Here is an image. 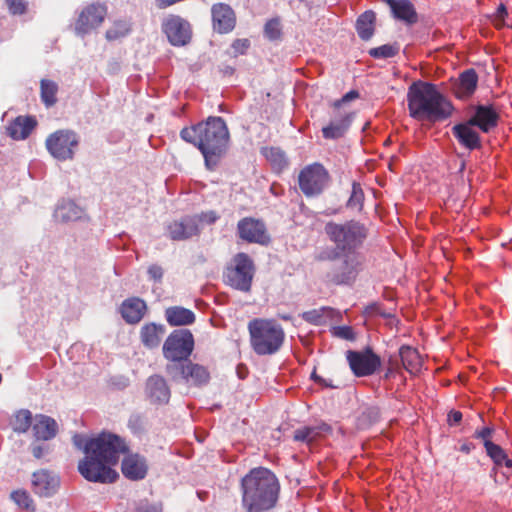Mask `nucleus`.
I'll list each match as a JSON object with an SVG mask.
<instances>
[{
	"label": "nucleus",
	"instance_id": "nucleus-1",
	"mask_svg": "<svg viewBox=\"0 0 512 512\" xmlns=\"http://www.w3.org/2000/svg\"><path fill=\"white\" fill-rule=\"evenodd\" d=\"M127 449L122 438L103 432L88 445L87 454L78 464V471L89 482L113 483L118 473L112 466L117 464L120 454Z\"/></svg>",
	"mask_w": 512,
	"mask_h": 512
},
{
	"label": "nucleus",
	"instance_id": "nucleus-2",
	"mask_svg": "<svg viewBox=\"0 0 512 512\" xmlns=\"http://www.w3.org/2000/svg\"><path fill=\"white\" fill-rule=\"evenodd\" d=\"M180 137L200 150L209 170L218 165L230 141L227 124L220 116H209L196 125L184 127L180 131Z\"/></svg>",
	"mask_w": 512,
	"mask_h": 512
},
{
	"label": "nucleus",
	"instance_id": "nucleus-3",
	"mask_svg": "<svg viewBox=\"0 0 512 512\" xmlns=\"http://www.w3.org/2000/svg\"><path fill=\"white\" fill-rule=\"evenodd\" d=\"M242 506L246 512H264L275 507L280 485L276 475L267 468L250 470L241 480Z\"/></svg>",
	"mask_w": 512,
	"mask_h": 512
},
{
	"label": "nucleus",
	"instance_id": "nucleus-4",
	"mask_svg": "<svg viewBox=\"0 0 512 512\" xmlns=\"http://www.w3.org/2000/svg\"><path fill=\"white\" fill-rule=\"evenodd\" d=\"M410 116L419 121H438L452 113L451 103L427 82H414L407 94Z\"/></svg>",
	"mask_w": 512,
	"mask_h": 512
},
{
	"label": "nucleus",
	"instance_id": "nucleus-5",
	"mask_svg": "<svg viewBox=\"0 0 512 512\" xmlns=\"http://www.w3.org/2000/svg\"><path fill=\"white\" fill-rule=\"evenodd\" d=\"M250 345L259 356L277 353L283 345L285 333L277 322H249Z\"/></svg>",
	"mask_w": 512,
	"mask_h": 512
},
{
	"label": "nucleus",
	"instance_id": "nucleus-6",
	"mask_svg": "<svg viewBox=\"0 0 512 512\" xmlns=\"http://www.w3.org/2000/svg\"><path fill=\"white\" fill-rule=\"evenodd\" d=\"M253 259L244 252L233 256L223 271V282L234 290L249 293L255 276Z\"/></svg>",
	"mask_w": 512,
	"mask_h": 512
},
{
	"label": "nucleus",
	"instance_id": "nucleus-7",
	"mask_svg": "<svg viewBox=\"0 0 512 512\" xmlns=\"http://www.w3.org/2000/svg\"><path fill=\"white\" fill-rule=\"evenodd\" d=\"M352 90L341 99L334 101L330 106L329 123L322 127V136L325 139H339L345 136L352 123Z\"/></svg>",
	"mask_w": 512,
	"mask_h": 512
},
{
	"label": "nucleus",
	"instance_id": "nucleus-8",
	"mask_svg": "<svg viewBox=\"0 0 512 512\" xmlns=\"http://www.w3.org/2000/svg\"><path fill=\"white\" fill-rule=\"evenodd\" d=\"M329 180L328 171L320 163L305 166L298 175L299 188L306 197L321 194Z\"/></svg>",
	"mask_w": 512,
	"mask_h": 512
},
{
	"label": "nucleus",
	"instance_id": "nucleus-9",
	"mask_svg": "<svg viewBox=\"0 0 512 512\" xmlns=\"http://www.w3.org/2000/svg\"><path fill=\"white\" fill-rule=\"evenodd\" d=\"M79 143L78 136L70 130H58L46 139V148L56 159L65 161L72 159Z\"/></svg>",
	"mask_w": 512,
	"mask_h": 512
},
{
	"label": "nucleus",
	"instance_id": "nucleus-10",
	"mask_svg": "<svg viewBox=\"0 0 512 512\" xmlns=\"http://www.w3.org/2000/svg\"><path fill=\"white\" fill-rule=\"evenodd\" d=\"M194 346L193 336L189 331H175L165 341L163 354L171 361L188 358Z\"/></svg>",
	"mask_w": 512,
	"mask_h": 512
},
{
	"label": "nucleus",
	"instance_id": "nucleus-11",
	"mask_svg": "<svg viewBox=\"0 0 512 512\" xmlns=\"http://www.w3.org/2000/svg\"><path fill=\"white\" fill-rule=\"evenodd\" d=\"M237 234L247 243L268 245L271 242L265 223L253 217H244L238 221Z\"/></svg>",
	"mask_w": 512,
	"mask_h": 512
},
{
	"label": "nucleus",
	"instance_id": "nucleus-12",
	"mask_svg": "<svg viewBox=\"0 0 512 512\" xmlns=\"http://www.w3.org/2000/svg\"><path fill=\"white\" fill-rule=\"evenodd\" d=\"M107 14L104 5L90 4L86 6L75 23V31L79 35H85L100 26Z\"/></svg>",
	"mask_w": 512,
	"mask_h": 512
},
{
	"label": "nucleus",
	"instance_id": "nucleus-13",
	"mask_svg": "<svg viewBox=\"0 0 512 512\" xmlns=\"http://www.w3.org/2000/svg\"><path fill=\"white\" fill-rule=\"evenodd\" d=\"M326 232L330 235L331 239L335 242V256L337 258H344L347 262L352 252V230L350 226H342L337 224H328Z\"/></svg>",
	"mask_w": 512,
	"mask_h": 512
},
{
	"label": "nucleus",
	"instance_id": "nucleus-14",
	"mask_svg": "<svg viewBox=\"0 0 512 512\" xmlns=\"http://www.w3.org/2000/svg\"><path fill=\"white\" fill-rule=\"evenodd\" d=\"M162 27L172 45H185L190 40L189 24L179 16L168 17Z\"/></svg>",
	"mask_w": 512,
	"mask_h": 512
},
{
	"label": "nucleus",
	"instance_id": "nucleus-15",
	"mask_svg": "<svg viewBox=\"0 0 512 512\" xmlns=\"http://www.w3.org/2000/svg\"><path fill=\"white\" fill-rule=\"evenodd\" d=\"M381 366V358L371 347L362 351H354V376L364 377L373 375Z\"/></svg>",
	"mask_w": 512,
	"mask_h": 512
},
{
	"label": "nucleus",
	"instance_id": "nucleus-16",
	"mask_svg": "<svg viewBox=\"0 0 512 512\" xmlns=\"http://www.w3.org/2000/svg\"><path fill=\"white\" fill-rule=\"evenodd\" d=\"M166 229L169 238L174 241L187 240L200 233L198 218L193 216H185L179 220H174L167 225Z\"/></svg>",
	"mask_w": 512,
	"mask_h": 512
},
{
	"label": "nucleus",
	"instance_id": "nucleus-17",
	"mask_svg": "<svg viewBox=\"0 0 512 512\" xmlns=\"http://www.w3.org/2000/svg\"><path fill=\"white\" fill-rule=\"evenodd\" d=\"M173 371L179 372L182 379L196 386L204 385L210 379V374L206 368L192 362L167 365V372L172 374Z\"/></svg>",
	"mask_w": 512,
	"mask_h": 512
},
{
	"label": "nucleus",
	"instance_id": "nucleus-18",
	"mask_svg": "<svg viewBox=\"0 0 512 512\" xmlns=\"http://www.w3.org/2000/svg\"><path fill=\"white\" fill-rule=\"evenodd\" d=\"M213 28L218 33L232 31L236 24V17L233 9L225 3H217L212 6Z\"/></svg>",
	"mask_w": 512,
	"mask_h": 512
},
{
	"label": "nucleus",
	"instance_id": "nucleus-19",
	"mask_svg": "<svg viewBox=\"0 0 512 512\" xmlns=\"http://www.w3.org/2000/svg\"><path fill=\"white\" fill-rule=\"evenodd\" d=\"M145 391L151 403L163 405L170 400V388L160 375H152L147 379Z\"/></svg>",
	"mask_w": 512,
	"mask_h": 512
},
{
	"label": "nucleus",
	"instance_id": "nucleus-20",
	"mask_svg": "<svg viewBox=\"0 0 512 512\" xmlns=\"http://www.w3.org/2000/svg\"><path fill=\"white\" fill-rule=\"evenodd\" d=\"M121 471L129 480H142L147 475L148 464L144 456L139 454H129L122 460Z\"/></svg>",
	"mask_w": 512,
	"mask_h": 512
},
{
	"label": "nucleus",
	"instance_id": "nucleus-21",
	"mask_svg": "<svg viewBox=\"0 0 512 512\" xmlns=\"http://www.w3.org/2000/svg\"><path fill=\"white\" fill-rule=\"evenodd\" d=\"M59 486V478L49 470L40 469L32 474V488L39 496L54 494Z\"/></svg>",
	"mask_w": 512,
	"mask_h": 512
},
{
	"label": "nucleus",
	"instance_id": "nucleus-22",
	"mask_svg": "<svg viewBox=\"0 0 512 512\" xmlns=\"http://www.w3.org/2000/svg\"><path fill=\"white\" fill-rule=\"evenodd\" d=\"M453 135L459 143L469 150L477 149L481 146L480 138L471 121L457 124L452 128Z\"/></svg>",
	"mask_w": 512,
	"mask_h": 512
},
{
	"label": "nucleus",
	"instance_id": "nucleus-23",
	"mask_svg": "<svg viewBox=\"0 0 512 512\" xmlns=\"http://www.w3.org/2000/svg\"><path fill=\"white\" fill-rule=\"evenodd\" d=\"M37 125L31 116H18L8 126L7 134L14 140L26 139Z\"/></svg>",
	"mask_w": 512,
	"mask_h": 512
},
{
	"label": "nucleus",
	"instance_id": "nucleus-24",
	"mask_svg": "<svg viewBox=\"0 0 512 512\" xmlns=\"http://www.w3.org/2000/svg\"><path fill=\"white\" fill-rule=\"evenodd\" d=\"M474 126L487 133L497 125L498 115L495 110L487 106H479L475 115L470 119Z\"/></svg>",
	"mask_w": 512,
	"mask_h": 512
},
{
	"label": "nucleus",
	"instance_id": "nucleus-25",
	"mask_svg": "<svg viewBox=\"0 0 512 512\" xmlns=\"http://www.w3.org/2000/svg\"><path fill=\"white\" fill-rule=\"evenodd\" d=\"M146 311L145 301L138 297H130L120 306V313L124 320H142Z\"/></svg>",
	"mask_w": 512,
	"mask_h": 512
},
{
	"label": "nucleus",
	"instance_id": "nucleus-26",
	"mask_svg": "<svg viewBox=\"0 0 512 512\" xmlns=\"http://www.w3.org/2000/svg\"><path fill=\"white\" fill-rule=\"evenodd\" d=\"M57 428L56 421L45 415H37L35 424L32 427L35 438L44 441L54 438Z\"/></svg>",
	"mask_w": 512,
	"mask_h": 512
},
{
	"label": "nucleus",
	"instance_id": "nucleus-27",
	"mask_svg": "<svg viewBox=\"0 0 512 512\" xmlns=\"http://www.w3.org/2000/svg\"><path fill=\"white\" fill-rule=\"evenodd\" d=\"M399 358L403 368L411 374H417L422 367V357L418 350L411 346H402L399 350Z\"/></svg>",
	"mask_w": 512,
	"mask_h": 512
},
{
	"label": "nucleus",
	"instance_id": "nucleus-28",
	"mask_svg": "<svg viewBox=\"0 0 512 512\" xmlns=\"http://www.w3.org/2000/svg\"><path fill=\"white\" fill-rule=\"evenodd\" d=\"M391 8L395 18L407 23L417 21V14L413 4L409 0H384Z\"/></svg>",
	"mask_w": 512,
	"mask_h": 512
},
{
	"label": "nucleus",
	"instance_id": "nucleus-29",
	"mask_svg": "<svg viewBox=\"0 0 512 512\" xmlns=\"http://www.w3.org/2000/svg\"><path fill=\"white\" fill-rule=\"evenodd\" d=\"M164 334L165 328L163 325L150 322L142 327L141 339L146 347L154 348L159 346Z\"/></svg>",
	"mask_w": 512,
	"mask_h": 512
},
{
	"label": "nucleus",
	"instance_id": "nucleus-30",
	"mask_svg": "<svg viewBox=\"0 0 512 512\" xmlns=\"http://www.w3.org/2000/svg\"><path fill=\"white\" fill-rule=\"evenodd\" d=\"M478 77L473 69L464 71L458 80L456 86V96L459 98H466L473 94L477 87Z\"/></svg>",
	"mask_w": 512,
	"mask_h": 512
},
{
	"label": "nucleus",
	"instance_id": "nucleus-31",
	"mask_svg": "<svg viewBox=\"0 0 512 512\" xmlns=\"http://www.w3.org/2000/svg\"><path fill=\"white\" fill-rule=\"evenodd\" d=\"M262 155L269 161L272 169L280 173L288 166V159L280 148L264 147L261 149Z\"/></svg>",
	"mask_w": 512,
	"mask_h": 512
},
{
	"label": "nucleus",
	"instance_id": "nucleus-32",
	"mask_svg": "<svg viewBox=\"0 0 512 512\" xmlns=\"http://www.w3.org/2000/svg\"><path fill=\"white\" fill-rule=\"evenodd\" d=\"M81 214V209L74 202L65 201L57 206L54 217L57 221L68 222L79 219Z\"/></svg>",
	"mask_w": 512,
	"mask_h": 512
},
{
	"label": "nucleus",
	"instance_id": "nucleus-33",
	"mask_svg": "<svg viewBox=\"0 0 512 512\" xmlns=\"http://www.w3.org/2000/svg\"><path fill=\"white\" fill-rule=\"evenodd\" d=\"M375 14L372 11H366L359 16L356 23L358 35L363 40H369L374 34Z\"/></svg>",
	"mask_w": 512,
	"mask_h": 512
},
{
	"label": "nucleus",
	"instance_id": "nucleus-34",
	"mask_svg": "<svg viewBox=\"0 0 512 512\" xmlns=\"http://www.w3.org/2000/svg\"><path fill=\"white\" fill-rule=\"evenodd\" d=\"M57 92L58 85L56 82L49 79H42L40 81V96L46 107H51L56 104Z\"/></svg>",
	"mask_w": 512,
	"mask_h": 512
},
{
	"label": "nucleus",
	"instance_id": "nucleus-35",
	"mask_svg": "<svg viewBox=\"0 0 512 512\" xmlns=\"http://www.w3.org/2000/svg\"><path fill=\"white\" fill-rule=\"evenodd\" d=\"M328 430L327 425L321 426H305L301 427L294 432V440L298 442L311 443L320 436L321 431Z\"/></svg>",
	"mask_w": 512,
	"mask_h": 512
},
{
	"label": "nucleus",
	"instance_id": "nucleus-36",
	"mask_svg": "<svg viewBox=\"0 0 512 512\" xmlns=\"http://www.w3.org/2000/svg\"><path fill=\"white\" fill-rule=\"evenodd\" d=\"M304 320H335L341 319L342 315L339 311H336L330 307H321L319 309H313L311 311L304 312L302 315Z\"/></svg>",
	"mask_w": 512,
	"mask_h": 512
},
{
	"label": "nucleus",
	"instance_id": "nucleus-37",
	"mask_svg": "<svg viewBox=\"0 0 512 512\" xmlns=\"http://www.w3.org/2000/svg\"><path fill=\"white\" fill-rule=\"evenodd\" d=\"M11 424L15 432H27L32 424V413L27 409L17 411L13 416Z\"/></svg>",
	"mask_w": 512,
	"mask_h": 512
},
{
	"label": "nucleus",
	"instance_id": "nucleus-38",
	"mask_svg": "<svg viewBox=\"0 0 512 512\" xmlns=\"http://www.w3.org/2000/svg\"><path fill=\"white\" fill-rule=\"evenodd\" d=\"M487 455L491 458L496 466H501L506 459V452L504 449L495 444L494 442H487L485 447Z\"/></svg>",
	"mask_w": 512,
	"mask_h": 512
},
{
	"label": "nucleus",
	"instance_id": "nucleus-39",
	"mask_svg": "<svg viewBox=\"0 0 512 512\" xmlns=\"http://www.w3.org/2000/svg\"><path fill=\"white\" fill-rule=\"evenodd\" d=\"M166 320H194V313L186 308L174 306L166 310Z\"/></svg>",
	"mask_w": 512,
	"mask_h": 512
},
{
	"label": "nucleus",
	"instance_id": "nucleus-40",
	"mask_svg": "<svg viewBox=\"0 0 512 512\" xmlns=\"http://www.w3.org/2000/svg\"><path fill=\"white\" fill-rule=\"evenodd\" d=\"M398 51L399 48L396 45L385 44L380 47L371 48L369 50V55L373 58L386 59L394 57Z\"/></svg>",
	"mask_w": 512,
	"mask_h": 512
},
{
	"label": "nucleus",
	"instance_id": "nucleus-41",
	"mask_svg": "<svg viewBox=\"0 0 512 512\" xmlns=\"http://www.w3.org/2000/svg\"><path fill=\"white\" fill-rule=\"evenodd\" d=\"M264 34L271 41L279 40L282 35L279 19L273 18L267 21L264 26Z\"/></svg>",
	"mask_w": 512,
	"mask_h": 512
},
{
	"label": "nucleus",
	"instance_id": "nucleus-42",
	"mask_svg": "<svg viewBox=\"0 0 512 512\" xmlns=\"http://www.w3.org/2000/svg\"><path fill=\"white\" fill-rule=\"evenodd\" d=\"M11 498L19 507L26 510H34L33 500L26 491H14L11 493Z\"/></svg>",
	"mask_w": 512,
	"mask_h": 512
},
{
	"label": "nucleus",
	"instance_id": "nucleus-43",
	"mask_svg": "<svg viewBox=\"0 0 512 512\" xmlns=\"http://www.w3.org/2000/svg\"><path fill=\"white\" fill-rule=\"evenodd\" d=\"M402 369L404 368L402 366L399 356H391L387 361L384 378H395L397 375H400L402 373Z\"/></svg>",
	"mask_w": 512,
	"mask_h": 512
},
{
	"label": "nucleus",
	"instance_id": "nucleus-44",
	"mask_svg": "<svg viewBox=\"0 0 512 512\" xmlns=\"http://www.w3.org/2000/svg\"><path fill=\"white\" fill-rule=\"evenodd\" d=\"M9 13L13 16L24 15L28 11V2L25 0H4Z\"/></svg>",
	"mask_w": 512,
	"mask_h": 512
},
{
	"label": "nucleus",
	"instance_id": "nucleus-45",
	"mask_svg": "<svg viewBox=\"0 0 512 512\" xmlns=\"http://www.w3.org/2000/svg\"><path fill=\"white\" fill-rule=\"evenodd\" d=\"M129 32V28L125 23H116L113 27L106 31V38L109 41L117 40L126 36Z\"/></svg>",
	"mask_w": 512,
	"mask_h": 512
},
{
	"label": "nucleus",
	"instance_id": "nucleus-46",
	"mask_svg": "<svg viewBox=\"0 0 512 512\" xmlns=\"http://www.w3.org/2000/svg\"><path fill=\"white\" fill-rule=\"evenodd\" d=\"M363 316L366 318L370 317H389V314H386L383 309L377 304L372 303L364 308Z\"/></svg>",
	"mask_w": 512,
	"mask_h": 512
},
{
	"label": "nucleus",
	"instance_id": "nucleus-47",
	"mask_svg": "<svg viewBox=\"0 0 512 512\" xmlns=\"http://www.w3.org/2000/svg\"><path fill=\"white\" fill-rule=\"evenodd\" d=\"M331 333L335 337L345 340H352V328L350 326H333L331 328Z\"/></svg>",
	"mask_w": 512,
	"mask_h": 512
},
{
	"label": "nucleus",
	"instance_id": "nucleus-48",
	"mask_svg": "<svg viewBox=\"0 0 512 512\" xmlns=\"http://www.w3.org/2000/svg\"><path fill=\"white\" fill-rule=\"evenodd\" d=\"M233 55H243L247 52L250 47V41L248 39H236L232 43Z\"/></svg>",
	"mask_w": 512,
	"mask_h": 512
},
{
	"label": "nucleus",
	"instance_id": "nucleus-49",
	"mask_svg": "<svg viewBox=\"0 0 512 512\" xmlns=\"http://www.w3.org/2000/svg\"><path fill=\"white\" fill-rule=\"evenodd\" d=\"M368 229L363 224H355L354 223V248L357 244L362 243V241L367 237Z\"/></svg>",
	"mask_w": 512,
	"mask_h": 512
},
{
	"label": "nucleus",
	"instance_id": "nucleus-50",
	"mask_svg": "<svg viewBox=\"0 0 512 512\" xmlns=\"http://www.w3.org/2000/svg\"><path fill=\"white\" fill-rule=\"evenodd\" d=\"M198 218V225L202 223L213 224L219 219V215L215 211L202 212L199 215H192Z\"/></svg>",
	"mask_w": 512,
	"mask_h": 512
},
{
	"label": "nucleus",
	"instance_id": "nucleus-51",
	"mask_svg": "<svg viewBox=\"0 0 512 512\" xmlns=\"http://www.w3.org/2000/svg\"><path fill=\"white\" fill-rule=\"evenodd\" d=\"M507 16L506 7L501 4L493 15V23L496 27L501 28L505 24V17Z\"/></svg>",
	"mask_w": 512,
	"mask_h": 512
},
{
	"label": "nucleus",
	"instance_id": "nucleus-52",
	"mask_svg": "<svg viewBox=\"0 0 512 512\" xmlns=\"http://www.w3.org/2000/svg\"><path fill=\"white\" fill-rule=\"evenodd\" d=\"M494 429L492 427H483L480 430H476L474 433V437L481 439L483 441L484 447H486L487 442H492V434Z\"/></svg>",
	"mask_w": 512,
	"mask_h": 512
},
{
	"label": "nucleus",
	"instance_id": "nucleus-53",
	"mask_svg": "<svg viewBox=\"0 0 512 512\" xmlns=\"http://www.w3.org/2000/svg\"><path fill=\"white\" fill-rule=\"evenodd\" d=\"M93 438L87 439L84 435L75 434L72 438L73 444L80 450H83L85 455L87 454V447L92 442Z\"/></svg>",
	"mask_w": 512,
	"mask_h": 512
},
{
	"label": "nucleus",
	"instance_id": "nucleus-54",
	"mask_svg": "<svg viewBox=\"0 0 512 512\" xmlns=\"http://www.w3.org/2000/svg\"><path fill=\"white\" fill-rule=\"evenodd\" d=\"M148 274L151 279H153L155 281H160L163 277V269L161 266H159L157 264H153V265L149 266Z\"/></svg>",
	"mask_w": 512,
	"mask_h": 512
},
{
	"label": "nucleus",
	"instance_id": "nucleus-55",
	"mask_svg": "<svg viewBox=\"0 0 512 512\" xmlns=\"http://www.w3.org/2000/svg\"><path fill=\"white\" fill-rule=\"evenodd\" d=\"M462 413L457 410H452L448 414L447 422L450 426L458 425L462 421Z\"/></svg>",
	"mask_w": 512,
	"mask_h": 512
},
{
	"label": "nucleus",
	"instance_id": "nucleus-56",
	"mask_svg": "<svg viewBox=\"0 0 512 512\" xmlns=\"http://www.w3.org/2000/svg\"><path fill=\"white\" fill-rule=\"evenodd\" d=\"M144 420L140 415H134L129 419V427L137 430L143 427Z\"/></svg>",
	"mask_w": 512,
	"mask_h": 512
},
{
	"label": "nucleus",
	"instance_id": "nucleus-57",
	"mask_svg": "<svg viewBox=\"0 0 512 512\" xmlns=\"http://www.w3.org/2000/svg\"><path fill=\"white\" fill-rule=\"evenodd\" d=\"M32 454L36 459H40L44 456V454L48 451V446L46 445H33L31 448Z\"/></svg>",
	"mask_w": 512,
	"mask_h": 512
},
{
	"label": "nucleus",
	"instance_id": "nucleus-58",
	"mask_svg": "<svg viewBox=\"0 0 512 512\" xmlns=\"http://www.w3.org/2000/svg\"><path fill=\"white\" fill-rule=\"evenodd\" d=\"M353 194H354V206H356L357 204H360V206H362L361 201L363 199V192L358 187V185L356 183H354Z\"/></svg>",
	"mask_w": 512,
	"mask_h": 512
},
{
	"label": "nucleus",
	"instance_id": "nucleus-59",
	"mask_svg": "<svg viewBox=\"0 0 512 512\" xmlns=\"http://www.w3.org/2000/svg\"><path fill=\"white\" fill-rule=\"evenodd\" d=\"M312 378L315 381H317L318 383L323 384L324 386L332 387V388H338L339 387L338 384H332L331 382L328 383L326 380H324L320 376L316 375L315 372L312 373Z\"/></svg>",
	"mask_w": 512,
	"mask_h": 512
},
{
	"label": "nucleus",
	"instance_id": "nucleus-60",
	"mask_svg": "<svg viewBox=\"0 0 512 512\" xmlns=\"http://www.w3.org/2000/svg\"><path fill=\"white\" fill-rule=\"evenodd\" d=\"M474 448L475 445L472 442L466 441L460 446V451L469 454Z\"/></svg>",
	"mask_w": 512,
	"mask_h": 512
},
{
	"label": "nucleus",
	"instance_id": "nucleus-61",
	"mask_svg": "<svg viewBox=\"0 0 512 512\" xmlns=\"http://www.w3.org/2000/svg\"><path fill=\"white\" fill-rule=\"evenodd\" d=\"M237 373L239 378L244 379L247 376V369L244 365H239L237 367Z\"/></svg>",
	"mask_w": 512,
	"mask_h": 512
},
{
	"label": "nucleus",
	"instance_id": "nucleus-62",
	"mask_svg": "<svg viewBox=\"0 0 512 512\" xmlns=\"http://www.w3.org/2000/svg\"><path fill=\"white\" fill-rule=\"evenodd\" d=\"M346 359H347V362H348L350 368L352 369V350L346 351Z\"/></svg>",
	"mask_w": 512,
	"mask_h": 512
},
{
	"label": "nucleus",
	"instance_id": "nucleus-63",
	"mask_svg": "<svg viewBox=\"0 0 512 512\" xmlns=\"http://www.w3.org/2000/svg\"><path fill=\"white\" fill-rule=\"evenodd\" d=\"M503 464L508 467L512 468V460L508 458V455L506 454V459L503 461Z\"/></svg>",
	"mask_w": 512,
	"mask_h": 512
},
{
	"label": "nucleus",
	"instance_id": "nucleus-64",
	"mask_svg": "<svg viewBox=\"0 0 512 512\" xmlns=\"http://www.w3.org/2000/svg\"><path fill=\"white\" fill-rule=\"evenodd\" d=\"M171 325L173 326H177V325H186V324H190L191 322H180V321H177V322H169Z\"/></svg>",
	"mask_w": 512,
	"mask_h": 512
}]
</instances>
